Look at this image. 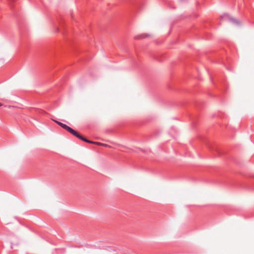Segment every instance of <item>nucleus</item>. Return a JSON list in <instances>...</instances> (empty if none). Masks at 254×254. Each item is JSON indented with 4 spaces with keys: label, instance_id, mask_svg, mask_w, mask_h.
<instances>
[{
    "label": "nucleus",
    "instance_id": "obj_1",
    "mask_svg": "<svg viewBox=\"0 0 254 254\" xmlns=\"http://www.w3.org/2000/svg\"><path fill=\"white\" fill-rule=\"evenodd\" d=\"M55 122L60 126H61L65 130H67L69 132H70L72 135H74L75 136L77 137L79 139L82 140L83 138V136L80 134H79L77 131L71 128L70 127H68L66 125L63 124L61 122H60L59 121H55Z\"/></svg>",
    "mask_w": 254,
    "mask_h": 254
},
{
    "label": "nucleus",
    "instance_id": "obj_2",
    "mask_svg": "<svg viewBox=\"0 0 254 254\" xmlns=\"http://www.w3.org/2000/svg\"><path fill=\"white\" fill-rule=\"evenodd\" d=\"M221 18L223 19H225V20H226V19H228L229 20V21L230 22H232V23H234V24H239L240 23L239 21L237 20V19H235L234 18H233L232 17H231L228 14H224Z\"/></svg>",
    "mask_w": 254,
    "mask_h": 254
},
{
    "label": "nucleus",
    "instance_id": "obj_3",
    "mask_svg": "<svg viewBox=\"0 0 254 254\" xmlns=\"http://www.w3.org/2000/svg\"><path fill=\"white\" fill-rule=\"evenodd\" d=\"M82 140H83V141H85L86 142H88V143H95L94 142L88 140L87 139H86L84 137H83V139H82Z\"/></svg>",
    "mask_w": 254,
    "mask_h": 254
},
{
    "label": "nucleus",
    "instance_id": "obj_4",
    "mask_svg": "<svg viewBox=\"0 0 254 254\" xmlns=\"http://www.w3.org/2000/svg\"><path fill=\"white\" fill-rule=\"evenodd\" d=\"M143 38H144V36L143 35L138 36L135 37V38H136V39Z\"/></svg>",
    "mask_w": 254,
    "mask_h": 254
},
{
    "label": "nucleus",
    "instance_id": "obj_5",
    "mask_svg": "<svg viewBox=\"0 0 254 254\" xmlns=\"http://www.w3.org/2000/svg\"><path fill=\"white\" fill-rule=\"evenodd\" d=\"M2 106V104H1V103H0V106Z\"/></svg>",
    "mask_w": 254,
    "mask_h": 254
}]
</instances>
